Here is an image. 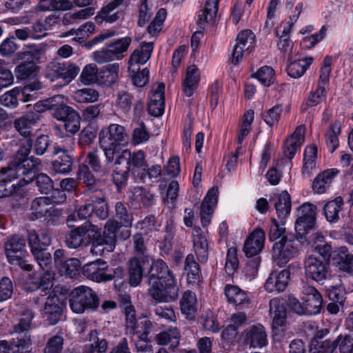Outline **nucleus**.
Instances as JSON below:
<instances>
[{
	"instance_id": "57",
	"label": "nucleus",
	"mask_w": 353,
	"mask_h": 353,
	"mask_svg": "<svg viewBox=\"0 0 353 353\" xmlns=\"http://www.w3.org/2000/svg\"><path fill=\"white\" fill-rule=\"evenodd\" d=\"M253 77L257 79L262 85L270 86L274 80V71L270 66H263L253 74Z\"/></svg>"
},
{
	"instance_id": "15",
	"label": "nucleus",
	"mask_w": 353,
	"mask_h": 353,
	"mask_svg": "<svg viewBox=\"0 0 353 353\" xmlns=\"http://www.w3.org/2000/svg\"><path fill=\"white\" fill-rule=\"evenodd\" d=\"M145 165V154L142 150H139L133 153L130 152L129 159L124 169L113 174L114 182L118 186L121 185L126 181L130 168L144 169Z\"/></svg>"
},
{
	"instance_id": "5",
	"label": "nucleus",
	"mask_w": 353,
	"mask_h": 353,
	"mask_svg": "<svg viewBox=\"0 0 353 353\" xmlns=\"http://www.w3.org/2000/svg\"><path fill=\"white\" fill-rule=\"evenodd\" d=\"M127 137L125 128L117 123H112L101 129L99 145L108 163H112L114 156L127 145Z\"/></svg>"
},
{
	"instance_id": "63",
	"label": "nucleus",
	"mask_w": 353,
	"mask_h": 353,
	"mask_svg": "<svg viewBox=\"0 0 353 353\" xmlns=\"http://www.w3.org/2000/svg\"><path fill=\"white\" fill-rule=\"evenodd\" d=\"M150 332L136 333L138 340L135 342L137 353H152V347L149 343L148 335Z\"/></svg>"
},
{
	"instance_id": "33",
	"label": "nucleus",
	"mask_w": 353,
	"mask_h": 353,
	"mask_svg": "<svg viewBox=\"0 0 353 353\" xmlns=\"http://www.w3.org/2000/svg\"><path fill=\"white\" fill-rule=\"evenodd\" d=\"M52 210L53 205L48 197H39L32 202L29 215L31 219H37L50 215Z\"/></svg>"
},
{
	"instance_id": "30",
	"label": "nucleus",
	"mask_w": 353,
	"mask_h": 353,
	"mask_svg": "<svg viewBox=\"0 0 353 353\" xmlns=\"http://www.w3.org/2000/svg\"><path fill=\"white\" fill-rule=\"evenodd\" d=\"M305 128L298 126L294 133L285 141L283 153L286 157L291 159L300 149L304 141Z\"/></svg>"
},
{
	"instance_id": "25",
	"label": "nucleus",
	"mask_w": 353,
	"mask_h": 353,
	"mask_svg": "<svg viewBox=\"0 0 353 353\" xmlns=\"http://www.w3.org/2000/svg\"><path fill=\"white\" fill-rule=\"evenodd\" d=\"M201 80V72L195 65L186 69L182 82V90L186 97H191L197 90Z\"/></svg>"
},
{
	"instance_id": "41",
	"label": "nucleus",
	"mask_w": 353,
	"mask_h": 353,
	"mask_svg": "<svg viewBox=\"0 0 353 353\" xmlns=\"http://www.w3.org/2000/svg\"><path fill=\"white\" fill-rule=\"evenodd\" d=\"M313 61L314 58L310 56L291 62L287 68L288 74L294 79L301 77L312 63Z\"/></svg>"
},
{
	"instance_id": "8",
	"label": "nucleus",
	"mask_w": 353,
	"mask_h": 353,
	"mask_svg": "<svg viewBox=\"0 0 353 353\" xmlns=\"http://www.w3.org/2000/svg\"><path fill=\"white\" fill-rule=\"evenodd\" d=\"M131 43L132 39L130 37L114 40L105 48L94 52L92 55V59L99 64L121 60L124 57Z\"/></svg>"
},
{
	"instance_id": "9",
	"label": "nucleus",
	"mask_w": 353,
	"mask_h": 353,
	"mask_svg": "<svg viewBox=\"0 0 353 353\" xmlns=\"http://www.w3.org/2000/svg\"><path fill=\"white\" fill-rule=\"evenodd\" d=\"M33 319V314L30 310H26L19 323L14 325V332L18 334L16 339H12L10 352L12 353H28L30 351L31 341L27 331L30 328L31 321Z\"/></svg>"
},
{
	"instance_id": "28",
	"label": "nucleus",
	"mask_w": 353,
	"mask_h": 353,
	"mask_svg": "<svg viewBox=\"0 0 353 353\" xmlns=\"http://www.w3.org/2000/svg\"><path fill=\"white\" fill-rule=\"evenodd\" d=\"M290 272L288 270L272 272L265 283V288L269 292L283 291L288 284Z\"/></svg>"
},
{
	"instance_id": "55",
	"label": "nucleus",
	"mask_w": 353,
	"mask_h": 353,
	"mask_svg": "<svg viewBox=\"0 0 353 353\" xmlns=\"http://www.w3.org/2000/svg\"><path fill=\"white\" fill-rule=\"evenodd\" d=\"M81 82L85 85L97 83L99 79V70L96 65H86L80 76Z\"/></svg>"
},
{
	"instance_id": "59",
	"label": "nucleus",
	"mask_w": 353,
	"mask_h": 353,
	"mask_svg": "<svg viewBox=\"0 0 353 353\" xmlns=\"http://www.w3.org/2000/svg\"><path fill=\"white\" fill-rule=\"evenodd\" d=\"M281 112V106L280 105H276L263 112V121L268 125L272 127L278 123Z\"/></svg>"
},
{
	"instance_id": "14",
	"label": "nucleus",
	"mask_w": 353,
	"mask_h": 353,
	"mask_svg": "<svg viewBox=\"0 0 353 353\" xmlns=\"http://www.w3.org/2000/svg\"><path fill=\"white\" fill-rule=\"evenodd\" d=\"M41 87L40 83L33 82L24 86L23 89L14 88L1 96V103L6 107L14 108L18 104L17 96L19 94L21 95V100L23 102L34 100L36 99L35 94H31L30 92L39 90Z\"/></svg>"
},
{
	"instance_id": "37",
	"label": "nucleus",
	"mask_w": 353,
	"mask_h": 353,
	"mask_svg": "<svg viewBox=\"0 0 353 353\" xmlns=\"http://www.w3.org/2000/svg\"><path fill=\"white\" fill-rule=\"evenodd\" d=\"M224 293L228 301L236 306H241L249 303L247 293L236 285H226Z\"/></svg>"
},
{
	"instance_id": "29",
	"label": "nucleus",
	"mask_w": 353,
	"mask_h": 353,
	"mask_svg": "<svg viewBox=\"0 0 353 353\" xmlns=\"http://www.w3.org/2000/svg\"><path fill=\"white\" fill-rule=\"evenodd\" d=\"M123 1L124 0H114L102 7L95 17L97 23H100L103 21H105L109 23H112L117 21L120 18L121 12L115 10L123 4Z\"/></svg>"
},
{
	"instance_id": "12",
	"label": "nucleus",
	"mask_w": 353,
	"mask_h": 353,
	"mask_svg": "<svg viewBox=\"0 0 353 353\" xmlns=\"http://www.w3.org/2000/svg\"><path fill=\"white\" fill-rule=\"evenodd\" d=\"M316 207L310 203H304L296 209L295 230L300 236H305L316 221Z\"/></svg>"
},
{
	"instance_id": "20",
	"label": "nucleus",
	"mask_w": 353,
	"mask_h": 353,
	"mask_svg": "<svg viewBox=\"0 0 353 353\" xmlns=\"http://www.w3.org/2000/svg\"><path fill=\"white\" fill-rule=\"evenodd\" d=\"M265 234L262 228H257L247 237L244 242L243 251L247 257L259 254L263 249Z\"/></svg>"
},
{
	"instance_id": "21",
	"label": "nucleus",
	"mask_w": 353,
	"mask_h": 353,
	"mask_svg": "<svg viewBox=\"0 0 353 353\" xmlns=\"http://www.w3.org/2000/svg\"><path fill=\"white\" fill-rule=\"evenodd\" d=\"M83 272L86 277L97 282L109 281L114 277L109 272L107 263L100 260L85 265Z\"/></svg>"
},
{
	"instance_id": "35",
	"label": "nucleus",
	"mask_w": 353,
	"mask_h": 353,
	"mask_svg": "<svg viewBox=\"0 0 353 353\" xmlns=\"http://www.w3.org/2000/svg\"><path fill=\"white\" fill-rule=\"evenodd\" d=\"M337 173L338 171L336 169H327L319 174L312 183L313 191L316 194L325 193Z\"/></svg>"
},
{
	"instance_id": "38",
	"label": "nucleus",
	"mask_w": 353,
	"mask_h": 353,
	"mask_svg": "<svg viewBox=\"0 0 353 353\" xmlns=\"http://www.w3.org/2000/svg\"><path fill=\"white\" fill-rule=\"evenodd\" d=\"M28 243L32 252L34 251V246L37 248V251L46 250L51 243V237L46 230H42L40 233H37L35 230H32L28 232Z\"/></svg>"
},
{
	"instance_id": "44",
	"label": "nucleus",
	"mask_w": 353,
	"mask_h": 353,
	"mask_svg": "<svg viewBox=\"0 0 353 353\" xmlns=\"http://www.w3.org/2000/svg\"><path fill=\"white\" fill-rule=\"evenodd\" d=\"M57 23V19L52 16L46 17L44 20H39L32 26V37L35 39H39L44 37L48 31Z\"/></svg>"
},
{
	"instance_id": "18",
	"label": "nucleus",
	"mask_w": 353,
	"mask_h": 353,
	"mask_svg": "<svg viewBox=\"0 0 353 353\" xmlns=\"http://www.w3.org/2000/svg\"><path fill=\"white\" fill-rule=\"evenodd\" d=\"M125 325L127 332L132 335L136 333L151 332L152 322L145 317L136 319L135 310L131 305L125 307Z\"/></svg>"
},
{
	"instance_id": "1",
	"label": "nucleus",
	"mask_w": 353,
	"mask_h": 353,
	"mask_svg": "<svg viewBox=\"0 0 353 353\" xmlns=\"http://www.w3.org/2000/svg\"><path fill=\"white\" fill-rule=\"evenodd\" d=\"M149 268V293L159 302H170L178 296L176 279L162 260L152 261L149 256L132 259L129 263V282L132 286L139 285L143 272Z\"/></svg>"
},
{
	"instance_id": "19",
	"label": "nucleus",
	"mask_w": 353,
	"mask_h": 353,
	"mask_svg": "<svg viewBox=\"0 0 353 353\" xmlns=\"http://www.w3.org/2000/svg\"><path fill=\"white\" fill-rule=\"evenodd\" d=\"M296 253L297 250L294 243L285 238H282L273 245V259L280 265L286 264Z\"/></svg>"
},
{
	"instance_id": "24",
	"label": "nucleus",
	"mask_w": 353,
	"mask_h": 353,
	"mask_svg": "<svg viewBox=\"0 0 353 353\" xmlns=\"http://www.w3.org/2000/svg\"><path fill=\"white\" fill-rule=\"evenodd\" d=\"M302 299L306 306L307 314H316L320 312L323 299L316 288L312 286L304 287Z\"/></svg>"
},
{
	"instance_id": "22",
	"label": "nucleus",
	"mask_w": 353,
	"mask_h": 353,
	"mask_svg": "<svg viewBox=\"0 0 353 353\" xmlns=\"http://www.w3.org/2000/svg\"><path fill=\"white\" fill-rule=\"evenodd\" d=\"M154 49L153 41L142 42L139 48L134 50L129 60L128 70L136 72L139 65L145 64L150 58Z\"/></svg>"
},
{
	"instance_id": "17",
	"label": "nucleus",
	"mask_w": 353,
	"mask_h": 353,
	"mask_svg": "<svg viewBox=\"0 0 353 353\" xmlns=\"http://www.w3.org/2000/svg\"><path fill=\"white\" fill-rule=\"evenodd\" d=\"M219 192L217 187L211 188L204 196L201 205V222L203 227L208 226L218 203Z\"/></svg>"
},
{
	"instance_id": "45",
	"label": "nucleus",
	"mask_w": 353,
	"mask_h": 353,
	"mask_svg": "<svg viewBox=\"0 0 353 353\" xmlns=\"http://www.w3.org/2000/svg\"><path fill=\"white\" fill-rule=\"evenodd\" d=\"M39 116L34 114H28L14 121L15 129L23 137L30 134L32 126L37 121Z\"/></svg>"
},
{
	"instance_id": "58",
	"label": "nucleus",
	"mask_w": 353,
	"mask_h": 353,
	"mask_svg": "<svg viewBox=\"0 0 353 353\" xmlns=\"http://www.w3.org/2000/svg\"><path fill=\"white\" fill-rule=\"evenodd\" d=\"M236 44L243 46L245 51L250 52L254 48L255 44L254 33L249 30L241 31L237 36Z\"/></svg>"
},
{
	"instance_id": "2",
	"label": "nucleus",
	"mask_w": 353,
	"mask_h": 353,
	"mask_svg": "<svg viewBox=\"0 0 353 353\" xmlns=\"http://www.w3.org/2000/svg\"><path fill=\"white\" fill-rule=\"evenodd\" d=\"M117 223L108 221L104 228L103 234L96 225H90L89 228L79 227L72 230L66 237L68 247L76 248L83 242V236L87 233L91 241V252L95 255H103L105 252H112L115 247Z\"/></svg>"
},
{
	"instance_id": "62",
	"label": "nucleus",
	"mask_w": 353,
	"mask_h": 353,
	"mask_svg": "<svg viewBox=\"0 0 353 353\" xmlns=\"http://www.w3.org/2000/svg\"><path fill=\"white\" fill-rule=\"evenodd\" d=\"M324 36L325 30L322 28L319 32L315 34L305 36L301 41V46L303 49L310 50L320 42Z\"/></svg>"
},
{
	"instance_id": "52",
	"label": "nucleus",
	"mask_w": 353,
	"mask_h": 353,
	"mask_svg": "<svg viewBox=\"0 0 353 353\" xmlns=\"http://www.w3.org/2000/svg\"><path fill=\"white\" fill-rule=\"evenodd\" d=\"M150 134L143 123H138L132 133L131 143L134 145L145 143L150 139Z\"/></svg>"
},
{
	"instance_id": "7",
	"label": "nucleus",
	"mask_w": 353,
	"mask_h": 353,
	"mask_svg": "<svg viewBox=\"0 0 353 353\" xmlns=\"http://www.w3.org/2000/svg\"><path fill=\"white\" fill-rule=\"evenodd\" d=\"M99 303L97 294L88 286L77 287L70 295V309L77 314H82L87 310H96Z\"/></svg>"
},
{
	"instance_id": "39",
	"label": "nucleus",
	"mask_w": 353,
	"mask_h": 353,
	"mask_svg": "<svg viewBox=\"0 0 353 353\" xmlns=\"http://www.w3.org/2000/svg\"><path fill=\"white\" fill-rule=\"evenodd\" d=\"M274 208L279 219H286L291 212V197L287 191L281 192L276 197Z\"/></svg>"
},
{
	"instance_id": "23",
	"label": "nucleus",
	"mask_w": 353,
	"mask_h": 353,
	"mask_svg": "<svg viewBox=\"0 0 353 353\" xmlns=\"http://www.w3.org/2000/svg\"><path fill=\"white\" fill-rule=\"evenodd\" d=\"M245 342L250 347L261 348L268 344V335L265 327L261 324L250 326L245 332Z\"/></svg>"
},
{
	"instance_id": "11",
	"label": "nucleus",
	"mask_w": 353,
	"mask_h": 353,
	"mask_svg": "<svg viewBox=\"0 0 353 353\" xmlns=\"http://www.w3.org/2000/svg\"><path fill=\"white\" fill-rule=\"evenodd\" d=\"M270 314L272 318V327L274 337L278 340L285 336L288 330L286 323V310L283 301L279 299H273L270 301Z\"/></svg>"
},
{
	"instance_id": "27",
	"label": "nucleus",
	"mask_w": 353,
	"mask_h": 353,
	"mask_svg": "<svg viewBox=\"0 0 353 353\" xmlns=\"http://www.w3.org/2000/svg\"><path fill=\"white\" fill-rule=\"evenodd\" d=\"M194 250L201 262H205L208 256V243L199 227H194L192 233Z\"/></svg>"
},
{
	"instance_id": "32",
	"label": "nucleus",
	"mask_w": 353,
	"mask_h": 353,
	"mask_svg": "<svg viewBox=\"0 0 353 353\" xmlns=\"http://www.w3.org/2000/svg\"><path fill=\"white\" fill-rule=\"evenodd\" d=\"M43 314L50 325H54L59 321L62 314V303L57 296L48 297L43 310Z\"/></svg>"
},
{
	"instance_id": "61",
	"label": "nucleus",
	"mask_w": 353,
	"mask_h": 353,
	"mask_svg": "<svg viewBox=\"0 0 353 353\" xmlns=\"http://www.w3.org/2000/svg\"><path fill=\"white\" fill-rule=\"evenodd\" d=\"M96 331H92L90 337L92 343L90 345L87 353H105L107 349V342L105 339H99Z\"/></svg>"
},
{
	"instance_id": "3",
	"label": "nucleus",
	"mask_w": 353,
	"mask_h": 353,
	"mask_svg": "<svg viewBox=\"0 0 353 353\" xmlns=\"http://www.w3.org/2000/svg\"><path fill=\"white\" fill-rule=\"evenodd\" d=\"M46 109L54 111V116L64 123L65 130L71 134L77 133L81 126V118L77 112L63 103V97L56 95L50 99L39 101L34 105V110L42 112Z\"/></svg>"
},
{
	"instance_id": "46",
	"label": "nucleus",
	"mask_w": 353,
	"mask_h": 353,
	"mask_svg": "<svg viewBox=\"0 0 353 353\" xmlns=\"http://www.w3.org/2000/svg\"><path fill=\"white\" fill-rule=\"evenodd\" d=\"M323 335L316 334V338L311 341L309 353H334L336 348V343L334 341H319L316 338H321Z\"/></svg>"
},
{
	"instance_id": "40",
	"label": "nucleus",
	"mask_w": 353,
	"mask_h": 353,
	"mask_svg": "<svg viewBox=\"0 0 353 353\" xmlns=\"http://www.w3.org/2000/svg\"><path fill=\"white\" fill-rule=\"evenodd\" d=\"M155 339L158 344L168 345L173 349L179 345L180 334L176 327H171L158 334Z\"/></svg>"
},
{
	"instance_id": "54",
	"label": "nucleus",
	"mask_w": 353,
	"mask_h": 353,
	"mask_svg": "<svg viewBox=\"0 0 353 353\" xmlns=\"http://www.w3.org/2000/svg\"><path fill=\"white\" fill-rule=\"evenodd\" d=\"M80 68L74 63H61L60 79L64 85L70 83L79 74Z\"/></svg>"
},
{
	"instance_id": "13",
	"label": "nucleus",
	"mask_w": 353,
	"mask_h": 353,
	"mask_svg": "<svg viewBox=\"0 0 353 353\" xmlns=\"http://www.w3.org/2000/svg\"><path fill=\"white\" fill-rule=\"evenodd\" d=\"M304 269L307 277L321 283L330 278V265L322 256L311 254L307 257L304 263Z\"/></svg>"
},
{
	"instance_id": "16",
	"label": "nucleus",
	"mask_w": 353,
	"mask_h": 353,
	"mask_svg": "<svg viewBox=\"0 0 353 353\" xmlns=\"http://www.w3.org/2000/svg\"><path fill=\"white\" fill-rule=\"evenodd\" d=\"M66 145H55L54 154H58L59 152H63L61 156H59L52 163V168L54 172L60 174H67L72 170V162L71 157L67 153L72 150L74 141L72 138L68 139Z\"/></svg>"
},
{
	"instance_id": "56",
	"label": "nucleus",
	"mask_w": 353,
	"mask_h": 353,
	"mask_svg": "<svg viewBox=\"0 0 353 353\" xmlns=\"http://www.w3.org/2000/svg\"><path fill=\"white\" fill-rule=\"evenodd\" d=\"M166 15L167 12L165 9L161 8L157 12L156 17L148 26L147 30L148 34L151 37H156L160 32Z\"/></svg>"
},
{
	"instance_id": "36",
	"label": "nucleus",
	"mask_w": 353,
	"mask_h": 353,
	"mask_svg": "<svg viewBox=\"0 0 353 353\" xmlns=\"http://www.w3.org/2000/svg\"><path fill=\"white\" fill-rule=\"evenodd\" d=\"M180 309L187 319H192L198 309V301L194 292L185 291L180 300Z\"/></svg>"
},
{
	"instance_id": "49",
	"label": "nucleus",
	"mask_w": 353,
	"mask_h": 353,
	"mask_svg": "<svg viewBox=\"0 0 353 353\" xmlns=\"http://www.w3.org/2000/svg\"><path fill=\"white\" fill-rule=\"evenodd\" d=\"M99 92L90 88H84L76 90L72 98L79 103H94L99 99Z\"/></svg>"
},
{
	"instance_id": "34",
	"label": "nucleus",
	"mask_w": 353,
	"mask_h": 353,
	"mask_svg": "<svg viewBox=\"0 0 353 353\" xmlns=\"http://www.w3.org/2000/svg\"><path fill=\"white\" fill-rule=\"evenodd\" d=\"M219 0H207L205 7L198 14L197 23L200 27L213 24L217 15Z\"/></svg>"
},
{
	"instance_id": "42",
	"label": "nucleus",
	"mask_w": 353,
	"mask_h": 353,
	"mask_svg": "<svg viewBox=\"0 0 353 353\" xmlns=\"http://www.w3.org/2000/svg\"><path fill=\"white\" fill-rule=\"evenodd\" d=\"M343 205V201L341 196L326 203L323 208V213L328 222L335 223L339 220Z\"/></svg>"
},
{
	"instance_id": "4",
	"label": "nucleus",
	"mask_w": 353,
	"mask_h": 353,
	"mask_svg": "<svg viewBox=\"0 0 353 353\" xmlns=\"http://www.w3.org/2000/svg\"><path fill=\"white\" fill-rule=\"evenodd\" d=\"M30 147L31 144L27 141L26 145L19 148L10 165L6 168L8 170H6L5 174L10 177V180L22 176L23 184H28L35 177V173L40 163L37 158H28Z\"/></svg>"
},
{
	"instance_id": "64",
	"label": "nucleus",
	"mask_w": 353,
	"mask_h": 353,
	"mask_svg": "<svg viewBox=\"0 0 353 353\" xmlns=\"http://www.w3.org/2000/svg\"><path fill=\"white\" fill-rule=\"evenodd\" d=\"M340 353H353V337L350 335H339L334 341Z\"/></svg>"
},
{
	"instance_id": "43",
	"label": "nucleus",
	"mask_w": 353,
	"mask_h": 353,
	"mask_svg": "<svg viewBox=\"0 0 353 353\" xmlns=\"http://www.w3.org/2000/svg\"><path fill=\"white\" fill-rule=\"evenodd\" d=\"M119 65L117 63H112L99 71L98 83L103 85H111L118 79Z\"/></svg>"
},
{
	"instance_id": "51",
	"label": "nucleus",
	"mask_w": 353,
	"mask_h": 353,
	"mask_svg": "<svg viewBox=\"0 0 353 353\" xmlns=\"http://www.w3.org/2000/svg\"><path fill=\"white\" fill-rule=\"evenodd\" d=\"M81 265L79 259L71 258L60 263L58 270L60 274L73 277L79 272Z\"/></svg>"
},
{
	"instance_id": "47",
	"label": "nucleus",
	"mask_w": 353,
	"mask_h": 353,
	"mask_svg": "<svg viewBox=\"0 0 353 353\" xmlns=\"http://www.w3.org/2000/svg\"><path fill=\"white\" fill-rule=\"evenodd\" d=\"M341 128V122L336 121L330 125L325 132V141L331 152H333L339 146Z\"/></svg>"
},
{
	"instance_id": "26",
	"label": "nucleus",
	"mask_w": 353,
	"mask_h": 353,
	"mask_svg": "<svg viewBox=\"0 0 353 353\" xmlns=\"http://www.w3.org/2000/svg\"><path fill=\"white\" fill-rule=\"evenodd\" d=\"M165 84L158 83L156 88L152 91L150 97V101L148 105L149 113L154 117H159L163 114L165 108Z\"/></svg>"
},
{
	"instance_id": "60",
	"label": "nucleus",
	"mask_w": 353,
	"mask_h": 353,
	"mask_svg": "<svg viewBox=\"0 0 353 353\" xmlns=\"http://www.w3.org/2000/svg\"><path fill=\"white\" fill-rule=\"evenodd\" d=\"M239 267L237 258V250L235 248H230L228 250L225 269L228 274L232 275Z\"/></svg>"
},
{
	"instance_id": "10",
	"label": "nucleus",
	"mask_w": 353,
	"mask_h": 353,
	"mask_svg": "<svg viewBox=\"0 0 353 353\" xmlns=\"http://www.w3.org/2000/svg\"><path fill=\"white\" fill-rule=\"evenodd\" d=\"M5 253L8 262L25 270H30L31 265L25 258L28 256L26 250V241L23 237L14 235L5 243Z\"/></svg>"
},
{
	"instance_id": "48",
	"label": "nucleus",
	"mask_w": 353,
	"mask_h": 353,
	"mask_svg": "<svg viewBox=\"0 0 353 353\" xmlns=\"http://www.w3.org/2000/svg\"><path fill=\"white\" fill-rule=\"evenodd\" d=\"M254 117V113L252 110H248L245 112L238 131L237 141L239 145L242 144L244 139L249 134Z\"/></svg>"
},
{
	"instance_id": "53",
	"label": "nucleus",
	"mask_w": 353,
	"mask_h": 353,
	"mask_svg": "<svg viewBox=\"0 0 353 353\" xmlns=\"http://www.w3.org/2000/svg\"><path fill=\"white\" fill-rule=\"evenodd\" d=\"M326 97V90L321 85H319L314 91L311 92L307 97L303 110H306L308 108L317 105L325 100Z\"/></svg>"
},
{
	"instance_id": "31",
	"label": "nucleus",
	"mask_w": 353,
	"mask_h": 353,
	"mask_svg": "<svg viewBox=\"0 0 353 353\" xmlns=\"http://www.w3.org/2000/svg\"><path fill=\"white\" fill-rule=\"evenodd\" d=\"M332 262L340 270L353 274V254L345 247H341L334 252Z\"/></svg>"
},
{
	"instance_id": "6",
	"label": "nucleus",
	"mask_w": 353,
	"mask_h": 353,
	"mask_svg": "<svg viewBox=\"0 0 353 353\" xmlns=\"http://www.w3.org/2000/svg\"><path fill=\"white\" fill-rule=\"evenodd\" d=\"M32 253L43 271L39 275L36 274L31 275L25 289L29 292L38 290L44 292V294H47L53 285L54 280V273L48 270L52 263L51 254L46 250L37 251L35 246Z\"/></svg>"
},
{
	"instance_id": "50",
	"label": "nucleus",
	"mask_w": 353,
	"mask_h": 353,
	"mask_svg": "<svg viewBox=\"0 0 353 353\" xmlns=\"http://www.w3.org/2000/svg\"><path fill=\"white\" fill-rule=\"evenodd\" d=\"M185 271L189 283H196L199 280L200 269L192 254H188L185 259Z\"/></svg>"
}]
</instances>
